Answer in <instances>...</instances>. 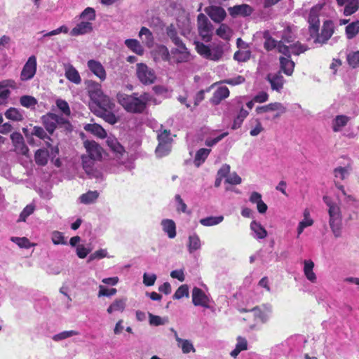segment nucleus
Instances as JSON below:
<instances>
[{
    "mask_svg": "<svg viewBox=\"0 0 359 359\" xmlns=\"http://www.w3.org/2000/svg\"><path fill=\"white\" fill-rule=\"evenodd\" d=\"M359 33V20L350 23L346 27V34L348 39L354 38Z\"/></svg>",
    "mask_w": 359,
    "mask_h": 359,
    "instance_id": "obj_44",
    "label": "nucleus"
},
{
    "mask_svg": "<svg viewBox=\"0 0 359 359\" xmlns=\"http://www.w3.org/2000/svg\"><path fill=\"white\" fill-rule=\"evenodd\" d=\"M290 48H291V53H292L295 55H299L301 53H304L305 51H306L309 49V48L306 45H304L302 43H300L299 41H297L296 43L292 44L290 46Z\"/></svg>",
    "mask_w": 359,
    "mask_h": 359,
    "instance_id": "obj_49",
    "label": "nucleus"
},
{
    "mask_svg": "<svg viewBox=\"0 0 359 359\" xmlns=\"http://www.w3.org/2000/svg\"><path fill=\"white\" fill-rule=\"evenodd\" d=\"M230 28L226 24H221L219 28L216 30V34L223 39H228L229 38Z\"/></svg>",
    "mask_w": 359,
    "mask_h": 359,
    "instance_id": "obj_50",
    "label": "nucleus"
},
{
    "mask_svg": "<svg viewBox=\"0 0 359 359\" xmlns=\"http://www.w3.org/2000/svg\"><path fill=\"white\" fill-rule=\"evenodd\" d=\"M250 229L255 233L257 238L259 239H263L267 236L266 230L259 222L252 221L250 223Z\"/></svg>",
    "mask_w": 359,
    "mask_h": 359,
    "instance_id": "obj_36",
    "label": "nucleus"
},
{
    "mask_svg": "<svg viewBox=\"0 0 359 359\" xmlns=\"http://www.w3.org/2000/svg\"><path fill=\"white\" fill-rule=\"evenodd\" d=\"M280 70L287 76H291L294 72V62L290 58L280 57Z\"/></svg>",
    "mask_w": 359,
    "mask_h": 359,
    "instance_id": "obj_27",
    "label": "nucleus"
},
{
    "mask_svg": "<svg viewBox=\"0 0 359 359\" xmlns=\"http://www.w3.org/2000/svg\"><path fill=\"white\" fill-rule=\"evenodd\" d=\"M171 151V144L158 142L155 153L157 157L162 158Z\"/></svg>",
    "mask_w": 359,
    "mask_h": 359,
    "instance_id": "obj_40",
    "label": "nucleus"
},
{
    "mask_svg": "<svg viewBox=\"0 0 359 359\" xmlns=\"http://www.w3.org/2000/svg\"><path fill=\"white\" fill-rule=\"evenodd\" d=\"M34 211V206L32 205H27L22 211L20 215L19 221L25 222L26 219L32 215Z\"/></svg>",
    "mask_w": 359,
    "mask_h": 359,
    "instance_id": "obj_62",
    "label": "nucleus"
},
{
    "mask_svg": "<svg viewBox=\"0 0 359 359\" xmlns=\"http://www.w3.org/2000/svg\"><path fill=\"white\" fill-rule=\"evenodd\" d=\"M161 225L163 231L168 234L170 238H173L176 236V225L173 220L169 219H163Z\"/></svg>",
    "mask_w": 359,
    "mask_h": 359,
    "instance_id": "obj_30",
    "label": "nucleus"
},
{
    "mask_svg": "<svg viewBox=\"0 0 359 359\" xmlns=\"http://www.w3.org/2000/svg\"><path fill=\"white\" fill-rule=\"evenodd\" d=\"M334 32V23L332 20H325L323 22L321 32H317L316 35L310 36L314 39L315 43L325 44L332 37Z\"/></svg>",
    "mask_w": 359,
    "mask_h": 359,
    "instance_id": "obj_4",
    "label": "nucleus"
},
{
    "mask_svg": "<svg viewBox=\"0 0 359 359\" xmlns=\"http://www.w3.org/2000/svg\"><path fill=\"white\" fill-rule=\"evenodd\" d=\"M149 318L150 325H154V326L164 325L166 321V320H163L159 316L153 315L151 313H149Z\"/></svg>",
    "mask_w": 359,
    "mask_h": 359,
    "instance_id": "obj_64",
    "label": "nucleus"
},
{
    "mask_svg": "<svg viewBox=\"0 0 359 359\" xmlns=\"http://www.w3.org/2000/svg\"><path fill=\"white\" fill-rule=\"evenodd\" d=\"M258 114L266 113L269 111H279L280 113H285L287 109L280 102H271L264 106L257 107L255 109Z\"/></svg>",
    "mask_w": 359,
    "mask_h": 359,
    "instance_id": "obj_16",
    "label": "nucleus"
},
{
    "mask_svg": "<svg viewBox=\"0 0 359 359\" xmlns=\"http://www.w3.org/2000/svg\"><path fill=\"white\" fill-rule=\"evenodd\" d=\"M339 6H344V15L349 16L359 9V0H336Z\"/></svg>",
    "mask_w": 359,
    "mask_h": 359,
    "instance_id": "obj_13",
    "label": "nucleus"
},
{
    "mask_svg": "<svg viewBox=\"0 0 359 359\" xmlns=\"http://www.w3.org/2000/svg\"><path fill=\"white\" fill-rule=\"evenodd\" d=\"M264 309H262L259 306H257L250 309L252 312L254 313V316L255 318H258L262 323H265L269 320V313L271 312V310L264 306Z\"/></svg>",
    "mask_w": 359,
    "mask_h": 359,
    "instance_id": "obj_29",
    "label": "nucleus"
},
{
    "mask_svg": "<svg viewBox=\"0 0 359 359\" xmlns=\"http://www.w3.org/2000/svg\"><path fill=\"white\" fill-rule=\"evenodd\" d=\"M323 201L329 207L330 220L342 219L340 208L336 203H332L327 196H324Z\"/></svg>",
    "mask_w": 359,
    "mask_h": 359,
    "instance_id": "obj_18",
    "label": "nucleus"
},
{
    "mask_svg": "<svg viewBox=\"0 0 359 359\" xmlns=\"http://www.w3.org/2000/svg\"><path fill=\"white\" fill-rule=\"evenodd\" d=\"M348 173V169L344 167H337L334 169V175L336 178H340L341 180H345Z\"/></svg>",
    "mask_w": 359,
    "mask_h": 359,
    "instance_id": "obj_63",
    "label": "nucleus"
},
{
    "mask_svg": "<svg viewBox=\"0 0 359 359\" xmlns=\"http://www.w3.org/2000/svg\"><path fill=\"white\" fill-rule=\"evenodd\" d=\"M342 219H335V220H330L329 224L330 226L332 229V233H334L335 238H339L341 236V229H342Z\"/></svg>",
    "mask_w": 359,
    "mask_h": 359,
    "instance_id": "obj_46",
    "label": "nucleus"
},
{
    "mask_svg": "<svg viewBox=\"0 0 359 359\" xmlns=\"http://www.w3.org/2000/svg\"><path fill=\"white\" fill-rule=\"evenodd\" d=\"M79 333L76 331L74 330H69V331H64L59 334H57L53 336V339L54 341H60L69 337H71L72 336L77 335Z\"/></svg>",
    "mask_w": 359,
    "mask_h": 359,
    "instance_id": "obj_57",
    "label": "nucleus"
},
{
    "mask_svg": "<svg viewBox=\"0 0 359 359\" xmlns=\"http://www.w3.org/2000/svg\"><path fill=\"white\" fill-rule=\"evenodd\" d=\"M248 111L243 108H241L240 109V111L236 116V118L233 121V123L232 126L233 129H236L241 127L242 123L243 122L244 119L248 116Z\"/></svg>",
    "mask_w": 359,
    "mask_h": 359,
    "instance_id": "obj_47",
    "label": "nucleus"
},
{
    "mask_svg": "<svg viewBox=\"0 0 359 359\" xmlns=\"http://www.w3.org/2000/svg\"><path fill=\"white\" fill-rule=\"evenodd\" d=\"M6 118L13 121H22L24 119L20 110L15 107H10L4 114Z\"/></svg>",
    "mask_w": 359,
    "mask_h": 359,
    "instance_id": "obj_33",
    "label": "nucleus"
},
{
    "mask_svg": "<svg viewBox=\"0 0 359 359\" xmlns=\"http://www.w3.org/2000/svg\"><path fill=\"white\" fill-rule=\"evenodd\" d=\"M56 105L57 108L66 116H69L71 114L70 108L67 102L64 100L58 99L56 100Z\"/></svg>",
    "mask_w": 359,
    "mask_h": 359,
    "instance_id": "obj_54",
    "label": "nucleus"
},
{
    "mask_svg": "<svg viewBox=\"0 0 359 359\" xmlns=\"http://www.w3.org/2000/svg\"><path fill=\"white\" fill-rule=\"evenodd\" d=\"M251 53L250 51H236L233 55V59L238 62H246L250 60Z\"/></svg>",
    "mask_w": 359,
    "mask_h": 359,
    "instance_id": "obj_59",
    "label": "nucleus"
},
{
    "mask_svg": "<svg viewBox=\"0 0 359 359\" xmlns=\"http://www.w3.org/2000/svg\"><path fill=\"white\" fill-rule=\"evenodd\" d=\"M37 62L35 55L30 56L24 65L20 73V80L22 81L32 79L36 72Z\"/></svg>",
    "mask_w": 359,
    "mask_h": 359,
    "instance_id": "obj_6",
    "label": "nucleus"
},
{
    "mask_svg": "<svg viewBox=\"0 0 359 359\" xmlns=\"http://www.w3.org/2000/svg\"><path fill=\"white\" fill-rule=\"evenodd\" d=\"M154 57L156 60L168 61L171 63L172 53L170 54L168 49L163 45L158 46L154 51Z\"/></svg>",
    "mask_w": 359,
    "mask_h": 359,
    "instance_id": "obj_26",
    "label": "nucleus"
},
{
    "mask_svg": "<svg viewBox=\"0 0 359 359\" xmlns=\"http://www.w3.org/2000/svg\"><path fill=\"white\" fill-rule=\"evenodd\" d=\"M224 54L223 47L220 43L211 45L203 44V57L212 61L219 60Z\"/></svg>",
    "mask_w": 359,
    "mask_h": 359,
    "instance_id": "obj_7",
    "label": "nucleus"
},
{
    "mask_svg": "<svg viewBox=\"0 0 359 359\" xmlns=\"http://www.w3.org/2000/svg\"><path fill=\"white\" fill-rule=\"evenodd\" d=\"M229 14L232 17L237 15L249 16L252 13V8L248 4L236 5L228 8Z\"/></svg>",
    "mask_w": 359,
    "mask_h": 359,
    "instance_id": "obj_17",
    "label": "nucleus"
},
{
    "mask_svg": "<svg viewBox=\"0 0 359 359\" xmlns=\"http://www.w3.org/2000/svg\"><path fill=\"white\" fill-rule=\"evenodd\" d=\"M137 76L140 82L145 85L154 83L156 79L154 71L143 63L137 65Z\"/></svg>",
    "mask_w": 359,
    "mask_h": 359,
    "instance_id": "obj_5",
    "label": "nucleus"
},
{
    "mask_svg": "<svg viewBox=\"0 0 359 359\" xmlns=\"http://www.w3.org/2000/svg\"><path fill=\"white\" fill-rule=\"evenodd\" d=\"M309 33L310 36L316 35L320 29L319 10L313 7L309 12L308 18Z\"/></svg>",
    "mask_w": 359,
    "mask_h": 359,
    "instance_id": "obj_9",
    "label": "nucleus"
},
{
    "mask_svg": "<svg viewBox=\"0 0 359 359\" xmlns=\"http://www.w3.org/2000/svg\"><path fill=\"white\" fill-rule=\"evenodd\" d=\"M95 11L94 8L88 7L80 14V18L84 19L87 18V20L91 21L95 19Z\"/></svg>",
    "mask_w": 359,
    "mask_h": 359,
    "instance_id": "obj_60",
    "label": "nucleus"
},
{
    "mask_svg": "<svg viewBox=\"0 0 359 359\" xmlns=\"http://www.w3.org/2000/svg\"><path fill=\"white\" fill-rule=\"evenodd\" d=\"M107 144L117 157H121L125 153L124 147L114 137H108Z\"/></svg>",
    "mask_w": 359,
    "mask_h": 359,
    "instance_id": "obj_23",
    "label": "nucleus"
},
{
    "mask_svg": "<svg viewBox=\"0 0 359 359\" xmlns=\"http://www.w3.org/2000/svg\"><path fill=\"white\" fill-rule=\"evenodd\" d=\"M32 136H36L39 139L43 140L46 144V142L52 141L51 137L47 134L46 130L41 126H34L31 133Z\"/></svg>",
    "mask_w": 359,
    "mask_h": 359,
    "instance_id": "obj_42",
    "label": "nucleus"
},
{
    "mask_svg": "<svg viewBox=\"0 0 359 359\" xmlns=\"http://www.w3.org/2000/svg\"><path fill=\"white\" fill-rule=\"evenodd\" d=\"M314 262L311 259L304 261V273L306 278L311 283H314L317 280L316 273L313 272Z\"/></svg>",
    "mask_w": 359,
    "mask_h": 359,
    "instance_id": "obj_22",
    "label": "nucleus"
},
{
    "mask_svg": "<svg viewBox=\"0 0 359 359\" xmlns=\"http://www.w3.org/2000/svg\"><path fill=\"white\" fill-rule=\"evenodd\" d=\"M266 79L271 84L273 90L280 92L283 88L285 79L280 72L276 74H268Z\"/></svg>",
    "mask_w": 359,
    "mask_h": 359,
    "instance_id": "obj_12",
    "label": "nucleus"
},
{
    "mask_svg": "<svg viewBox=\"0 0 359 359\" xmlns=\"http://www.w3.org/2000/svg\"><path fill=\"white\" fill-rule=\"evenodd\" d=\"M20 104L21 106L28 109H35L38 104L37 100L32 95H22L20 97Z\"/></svg>",
    "mask_w": 359,
    "mask_h": 359,
    "instance_id": "obj_38",
    "label": "nucleus"
},
{
    "mask_svg": "<svg viewBox=\"0 0 359 359\" xmlns=\"http://www.w3.org/2000/svg\"><path fill=\"white\" fill-rule=\"evenodd\" d=\"M189 296V287L187 285H182L178 287L175 294H173L172 298L174 299H180L184 297Z\"/></svg>",
    "mask_w": 359,
    "mask_h": 359,
    "instance_id": "obj_52",
    "label": "nucleus"
},
{
    "mask_svg": "<svg viewBox=\"0 0 359 359\" xmlns=\"http://www.w3.org/2000/svg\"><path fill=\"white\" fill-rule=\"evenodd\" d=\"M11 140L14 147V151L25 156H29V149L25 142L22 134L19 132H14L11 135Z\"/></svg>",
    "mask_w": 359,
    "mask_h": 359,
    "instance_id": "obj_8",
    "label": "nucleus"
},
{
    "mask_svg": "<svg viewBox=\"0 0 359 359\" xmlns=\"http://www.w3.org/2000/svg\"><path fill=\"white\" fill-rule=\"evenodd\" d=\"M88 67L101 81H104L107 77L106 71L103 65L98 61L90 60L88 61Z\"/></svg>",
    "mask_w": 359,
    "mask_h": 359,
    "instance_id": "obj_15",
    "label": "nucleus"
},
{
    "mask_svg": "<svg viewBox=\"0 0 359 359\" xmlns=\"http://www.w3.org/2000/svg\"><path fill=\"white\" fill-rule=\"evenodd\" d=\"M208 15L215 22L220 23L226 16V11L220 6H210L205 8Z\"/></svg>",
    "mask_w": 359,
    "mask_h": 359,
    "instance_id": "obj_10",
    "label": "nucleus"
},
{
    "mask_svg": "<svg viewBox=\"0 0 359 359\" xmlns=\"http://www.w3.org/2000/svg\"><path fill=\"white\" fill-rule=\"evenodd\" d=\"M350 118L346 115H337L332 121V130L334 132H339L347 125Z\"/></svg>",
    "mask_w": 359,
    "mask_h": 359,
    "instance_id": "obj_31",
    "label": "nucleus"
},
{
    "mask_svg": "<svg viewBox=\"0 0 359 359\" xmlns=\"http://www.w3.org/2000/svg\"><path fill=\"white\" fill-rule=\"evenodd\" d=\"M116 99L127 112L142 114L146 110L148 102L151 100V96L148 93H143L140 95L138 93H133L131 95L118 93L116 95Z\"/></svg>",
    "mask_w": 359,
    "mask_h": 359,
    "instance_id": "obj_1",
    "label": "nucleus"
},
{
    "mask_svg": "<svg viewBox=\"0 0 359 359\" xmlns=\"http://www.w3.org/2000/svg\"><path fill=\"white\" fill-rule=\"evenodd\" d=\"M229 95V90L226 86L219 87L210 98V102L214 105L219 104L223 100Z\"/></svg>",
    "mask_w": 359,
    "mask_h": 359,
    "instance_id": "obj_19",
    "label": "nucleus"
},
{
    "mask_svg": "<svg viewBox=\"0 0 359 359\" xmlns=\"http://www.w3.org/2000/svg\"><path fill=\"white\" fill-rule=\"evenodd\" d=\"M170 135V130L160 129L157 135L158 142L172 144V138Z\"/></svg>",
    "mask_w": 359,
    "mask_h": 359,
    "instance_id": "obj_45",
    "label": "nucleus"
},
{
    "mask_svg": "<svg viewBox=\"0 0 359 359\" xmlns=\"http://www.w3.org/2000/svg\"><path fill=\"white\" fill-rule=\"evenodd\" d=\"M52 241L55 245H66L67 241L65 240V237L62 233L55 231L52 233Z\"/></svg>",
    "mask_w": 359,
    "mask_h": 359,
    "instance_id": "obj_61",
    "label": "nucleus"
},
{
    "mask_svg": "<svg viewBox=\"0 0 359 359\" xmlns=\"http://www.w3.org/2000/svg\"><path fill=\"white\" fill-rule=\"evenodd\" d=\"M84 130L100 138H104L107 137V132L105 131V130L97 123L86 124L84 126Z\"/></svg>",
    "mask_w": 359,
    "mask_h": 359,
    "instance_id": "obj_24",
    "label": "nucleus"
},
{
    "mask_svg": "<svg viewBox=\"0 0 359 359\" xmlns=\"http://www.w3.org/2000/svg\"><path fill=\"white\" fill-rule=\"evenodd\" d=\"M189 58V52L186 47H182V49L172 50V61L171 63H180L185 62Z\"/></svg>",
    "mask_w": 359,
    "mask_h": 359,
    "instance_id": "obj_21",
    "label": "nucleus"
},
{
    "mask_svg": "<svg viewBox=\"0 0 359 359\" xmlns=\"http://www.w3.org/2000/svg\"><path fill=\"white\" fill-rule=\"evenodd\" d=\"M65 76L74 83L79 84L81 82L79 72L72 65H68L65 67Z\"/></svg>",
    "mask_w": 359,
    "mask_h": 359,
    "instance_id": "obj_25",
    "label": "nucleus"
},
{
    "mask_svg": "<svg viewBox=\"0 0 359 359\" xmlns=\"http://www.w3.org/2000/svg\"><path fill=\"white\" fill-rule=\"evenodd\" d=\"M89 95L96 104L97 107L95 110H114L116 109V104L114 100L103 93L99 84H96L95 90L89 91Z\"/></svg>",
    "mask_w": 359,
    "mask_h": 359,
    "instance_id": "obj_3",
    "label": "nucleus"
},
{
    "mask_svg": "<svg viewBox=\"0 0 359 359\" xmlns=\"http://www.w3.org/2000/svg\"><path fill=\"white\" fill-rule=\"evenodd\" d=\"M88 158L90 160H100L102 158V148L95 141H86L84 143Z\"/></svg>",
    "mask_w": 359,
    "mask_h": 359,
    "instance_id": "obj_11",
    "label": "nucleus"
},
{
    "mask_svg": "<svg viewBox=\"0 0 359 359\" xmlns=\"http://www.w3.org/2000/svg\"><path fill=\"white\" fill-rule=\"evenodd\" d=\"M277 49L279 53L285 56V58H291L290 46H286L282 41H278Z\"/></svg>",
    "mask_w": 359,
    "mask_h": 359,
    "instance_id": "obj_58",
    "label": "nucleus"
},
{
    "mask_svg": "<svg viewBox=\"0 0 359 359\" xmlns=\"http://www.w3.org/2000/svg\"><path fill=\"white\" fill-rule=\"evenodd\" d=\"M347 62L349 66L353 69L359 67V50L348 54Z\"/></svg>",
    "mask_w": 359,
    "mask_h": 359,
    "instance_id": "obj_48",
    "label": "nucleus"
},
{
    "mask_svg": "<svg viewBox=\"0 0 359 359\" xmlns=\"http://www.w3.org/2000/svg\"><path fill=\"white\" fill-rule=\"evenodd\" d=\"M41 119L46 130L50 135H53L57 127L64 128V129L68 132L72 130V125L68 120L54 113H47L43 115Z\"/></svg>",
    "mask_w": 359,
    "mask_h": 359,
    "instance_id": "obj_2",
    "label": "nucleus"
},
{
    "mask_svg": "<svg viewBox=\"0 0 359 359\" xmlns=\"http://www.w3.org/2000/svg\"><path fill=\"white\" fill-rule=\"evenodd\" d=\"M139 36L142 39V42L148 47L153 46L154 36L148 28L142 27L139 32Z\"/></svg>",
    "mask_w": 359,
    "mask_h": 359,
    "instance_id": "obj_32",
    "label": "nucleus"
},
{
    "mask_svg": "<svg viewBox=\"0 0 359 359\" xmlns=\"http://www.w3.org/2000/svg\"><path fill=\"white\" fill-rule=\"evenodd\" d=\"M304 219L299 223L297 227L298 237L303 232L306 227L311 226L313 224V220L309 217V212L306 210L304 212Z\"/></svg>",
    "mask_w": 359,
    "mask_h": 359,
    "instance_id": "obj_41",
    "label": "nucleus"
},
{
    "mask_svg": "<svg viewBox=\"0 0 359 359\" xmlns=\"http://www.w3.org/2000/svg\"><path fill=\"white\" fill-rule=\"evenodd\" d=\"M189 241L188 247H189V252H191L194 250H196L197 249H198L201 247V241L197 236H196V235L190 236L189 238Z\"/></svg>",
    "mask_w": 359,
    "mask_h": 359,
    "instance_id": "obj_51",
    "label": "nucleus"
},
{
    "mask_svg": "<svg viewBox=\"0 0 359 359\" xmlns=\"http://www.w3.org/2000/svg\"><path fill=\"white\" fill-rule=\"evenodd\" d=\"M92 30L93 25L90 22H81L71 30L70 34L72 36H79L90 33Z\"/></svg>",
    "mask_w": 359,
    "mask_h": 359,
    "instance_id": "obj_20",
    "label": "nucleus"
},
{
    "mask_svg": "<svg viewBox=\"0 0 359 359\" xmlns=\"http://www.w3.org/2000/svg\"><path fill=\"white\" fill-rule=\"evenodd\" d=\"M99 193L97 191H88L83 194L79 199L81 203L90 204L94 203L98 198Z\"/></svg>",
    "mask_w": 359,
    "mask_h": 359,
    "instance_id": "obj_39",
    "label": "nucleus"
},
{
    "mask_svg": "<svg viewBox=\"0 0 359 359\" xmlns=\"http://www.w3.org/2000/svg\"><path fill=\"white\" fill-rule=\"evenodd\" d=\"M125 44L128 48L139 55H142L144 53V48L137 39H126Z\"/></svg>",
    "mask_w": 359,
    "mask_h": 359,
    "instance_id": "obj_37",
    "label": "nucleus"
},
{
    "mask_svg": "<svg viewBox=\"0 0 359 359\" xmlns=\"http://www.w3.org/2000/svg\"><path fill=\"white\" fill-rule=\"evenodd\" d=\"M174 332H175V339L177 342V345H178V346L181 347L182 351L184 353H189L191 351H195L193 344L189 340L182 339L180 338L177 335V332L176 331H174Z\"/></svg>",
    "mask_w": 359,
    "mask_h": 359,
    "instance_id": "obj_35",
    "label": "nucleus"
},
{
    "mask_svg": "<svg viewBox=\"0 0 359 359\" xmlns=\"http://www.w3.org/2000/svg\"><path fill=\"white\" fill-rule=\"evenodd\" d=\"M117 290L116 288H107L103 285L99 286L98 297H111L116 294Z\"/></svg>",
    "mask_w": 359,
    "mask_h": 359,
    "instance_id": "obj_55",
    "label": "nucleus"
},
{
    "mask_svg": "<svg viewBox=\"0 0 359 359\" xmlns=\"http://www.w3.org/2000/svg\"><path fill=\"white\" fill-rule=\"evenodd\" d=\"M116 109L114 110L104 109V110H95L94 114L102 118L105 122L114 125L119 121L118 116L115 114Z\"/></svg>",
    "mask_w": 359,
    "mask_h": 359,
    "instance_id": "obj_14",
    "label": "nucleus"
},
{
    "mask_svg": "<svg viewBox=\"0 0 359 359\" xmlns=\"http://www.w3.org/2000/svg\"><path fill=\"white\" fill-rule=\"evenodd\" d=\"M192 302L195 306H202V290L197 287L193 289Z\"/></svg>",
    "mask_w": 359,
    "mask_h": 359,
    "instance_id": "obj_56",
    "label": "nucleus"
},
{
    "mask_svg": "<svg viewBox=\"0 0 359 359\" xmlns=\"http://www.w3.org/2000/svg\"><path fill=\"white\" fill-rule=\"evenodd\" d=\"M224 220V217L222 215L217 216V217H208L203 218V226H213L217 225L222 222Z\"/></svg>",
    "mask_w": 359,
    "mask_h": 359,
    "instance_id": "obj_53",
    "label": "nucleus"
},
{
    "mask_svg": "<svg viewBox=\"0 0 359 359\" xmlns=\"http://www.w3.org/2000/svg\"><path fill=\"white\" fill-rule=\"evenodd\" d=\"M264 38L265 41L264 43V48L267 51H271L275 48L278 47V41H276L273 38H272L268 31H265L264 32Z\"/></svg>",
    "mask_w": 359,
    "mask_h": 359,
    "instance_id": "obj_43",
    "label": "nucleus"
},
{
    "mask_svg": "<svg viewBox=\"0 0 359 359\" xmlns=\"http://www.w3.org/2000/svg\"><path fill=\"white\" fill-rule=\"evenodd\" d=\"M126 308V299H116L108 307L107 311L111 314L114 312H123Z\"/></svg>",
    "mask_w": 359,
    "mask_h": 359,
    "instance_id": "obj_34",
    "label": "nucleus"
},
{
    "mask_svg": "<svg viewBox=\"0 0 359 359\" xmlns=\"http://www.w3.org/2000/svg\"><path fill=\"white\" fill-rule=\"evenodd\" d=\"M49 152L44 149H39L35 151L34 160L36 163L39 166H45L48 161Z\"/></svg>",
    "mask_w": 359,
    "mask_h": 359,
    "instance_id": "obj_28",
    "label": "nucleus"
}]
</instances>
